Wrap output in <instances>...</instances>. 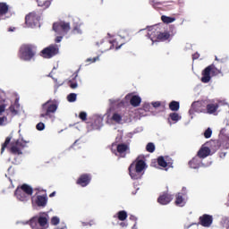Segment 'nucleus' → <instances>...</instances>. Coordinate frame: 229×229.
<instances>
[{
	"label": "nucleus",
	"mask_w": 229,
	"mask_h": 229,
	"mask_svg": "<svg viewBox=\"0 0 229 229\" xmlns=\"http://www.w3.org/2000/svg\"><path fill=\"white\" fill-rule=\"evenodd\" d=\"M71 88L72 89H78V83H72Z\"/></svg>",
	"instance_id": "49530a36"
},
{
	"label": "nucleus",
	"mask_w": 229,
	"mask_h": 229,
	"mask_svg": "<svg viewBox=\"0 0 229 229\" xmlns=\"http://www.w3.org/2000/svg\"><path fill=\"white\" fill-rule=\"evenodd\" d=\"M117 216L120 221H124L128 217V213L126 211H119Z\"/></svg>",
	"instance_id": "7c9ffc66"
},
{
	"label": "nucleus",
	"mask_w": 229,
	"mask_h": 229,
	"mask_svg": "<svg viewBox=\"0 0 229 229\" xmlns=\"http://www.w3.org/2000/svg\"><path fill=\"white\" fill-rule=\"evenodd\" d=\"M115 148H117V153H119V155L123 157H126V154L130 150V148H128V145H125V144L117 145V144L114 143L112 145L111 149H112V151H115Z\"/></svg>",
	"instance_id": "2eb2a0df"
},
{
	"label": "nucleus",
	"mask_w": 229,
	"mask_h": 229,
	"mask_svg": "<svg viewBox=\"0 0 229 229\" xmlns=\"http://www.w3.org/2000/svg\"><path fill=\"white\" fill-rule=\"evenodd\" d=\"M212 221H213V218H212V216L210 215H204L200 216V225L207 228H208V226L212 225Z\"/></svg>",
	"instance_id": "6ab92c4d"
},
{
	"label": "nucleus",
	"mask_w": 229,
	"mask_h": 229,
	"mask_svg": "<svg viewBox=\"0 0 229 229\" xmlns=\"http://www.w3.org/2000/svg\"><path fill=\"white\" fill-rule=\"evenodd\" d=\"M78 95L76 93H71L67 96L69 103H74L76 101Z\"/></svg>",
	"instance_id": "2f4dec72"
},
{
	"label": "nucleus",
	"mask_w": 229,
	"mask_h": 229,
	"mask_svg": "<svg viewBox=\"0 0 229 229\" xmlns=\"http://www.w3.org/2000/svg\"><path fill=\"white\" fill-rule=\"evenodd\" d=\"M98 60H99V57L88 58L86 62H91L92 64H94L95 62H98Z\"/></svg>",
	"instance_id": "37998d69"
},
{
	"label": "nucleus",
	"mask_w": 229,
	"mask_h": 229,
	"mask_svg": "<svg viewBox=\"0 0 229 229\" xmlns=\"http://www.w3.org/2000/svg\"><path fill=\"white\" fill-rule=\"evenodd\" d=\"M121 46H123V43H121L119 47H116V49H121Z\"/></svg>",
	"instance_id": "09e8293b"
},
{
	"label": "nucleus",
	"mask_w": 229,
	"mask_h": 229,
	"mask_svg": "<svg viewBox=\"0 0 229 229\" xmlns=\"http://www.w3.org/2000/svg\"><path fill=\"white\" fill-rule=\"evenodd\" d=\"M169 108L173 112H178V110H180V103L177 101H172L169 105Z\"/></svg>",
	"instance_id": "cd10ccee"
},
{
	"label": "nucleus",
	"mask_w": 229,
	"mask_h": 229,
	"mask_svg": "<svg viewBox=\"0 0 229 229\" xmlns=\"http://www.w3.org/2000/svg\"><path fill=\"white\" fill-rule=\"evenodd\" d=\"M226 154H223V157H225Z\"/></svg>",
	"instance_id": "bf43d9fd"
},
{
	"label": "nucleus",
	"mask_w": 229,
	"mask_h": 229,
	"mask_svg": "<svg viewBox=\"0 0 229 229\" xmlns=\"http://www.w3.org/2000/svg\"><path fill=\"white\" fill-rule=\"evenodd\" d=\"M118 40H121V36H115V38L110 39L109 42H110V44H112L113 46H115V45L117 46Z\"/></svg>",
	"instance_id": "c9c22d12"
},
{
	"label": "nucleus",
	"mask_w": 229,
	"mask_h": 229,
	"mask_svg": "<svg viewBox=\"0 0 229 229\" xmlns=\"http://www.w3.org/2000/svg\"><path fill=\"white\" fill-rule=\"evenodd\" d=\"M187 188L182 187V193H178L176 195V199H175V205L177 207H185V203H187Z\"/></svg>",
	"instance_id": "f8f14e48"
},
{
	"label": "nucleus",
	"mask_w": 229,
	"mask_h": 229,
	"mask_svg": "<svg viewBox=\"0 0 229 229\" xmlns=\"http://www.w3.org/2000/svg\"><path fill=\"white\" fill-rule=\"evenodd\" d=\"M146 149L148 151V153H153L155 151V144L148 143Z\"/></svg>",
	"instance_id": "473e14b6"
},
{
	"label": "nucleus",
	"mask_w": 229,
	"mask_h": 229,
	"mask_svg": "<svg viewBox=\"0 0 229 229\" xmlns=\"http://www.w3.org/2000/svg\"><path fill=\"white\" fill-rule=\"evenodd\" d=\"M31 229H48L49 228V215L43 212L39 213L30 220Z\"/></svg>",
	"instance_id": "f03ea898"
},
{
	"label": "nucleus",
	"mask_w": 229,
	"mask_h": 229,
	"mask_svg": "<svg viewBox=\"0 0 229 229\" xmlns=\"http://www.w3.org/2000/svg\"><path fill=\"white\" fill-rule=\"evenodd\" d=\"M38 4L41 6V8H49L51 0H38Z\"/></svg>",
	"instance_id": "bb28decb"
},
{
	"label": "nucleus",
	"mask_w": 229,
	"mask_h": 229,
	"mask_svg": "<svg viewBox=\"0 0 229 229\" xmlns=\"http://www.w3.org/2000/svg\"><path fill=\"white\" fill-rule=\"evenodd\" d=\"M6 13H8V6L6 4L0 3V21L6 19Z\"/></svg>",
	"instance_id": "5701e85b"
},
{
	"label": "nucleus",
	"mask_w": 229,
	"mask_h": 229,
	"mask_svg": "<svg viewBox=\"0 0 229 229\" xmlns=\"http://www.w3.org/2000/svg\"><path fill=\"white\" fill-rule=\"evenodd\" d=\"M23 225H28V222L23 223Z\"/></svg>",
	"instance_id": "4d7b16f0"
},
{
	"label": "nucleus",
	"mask_w": 229,
	"mask_h": 229,
	"mask_svg": "<svg viewBox=\"0 0 229 229\" xmlns=\"http://www.w3.org/2000/svg\"><path fill=\"white\" fill-rule=\"evenodd\" d=\"M208 165H210V163H209V164H208V165H204V166H205V167H207V166H208Z\"/></svg>",
	"instance_id": "5fc2aeb1"
},
{
	"label": "nucleus",
	"mask_w": 229,
	"mask_h": 229,
	"mask_svg": "<svg viewBox=\"0 0 229 229\" xmlns=\"http://www.w3.org/2000/svg\"><path fill=\"white\" fill-rule=\"evenodd\" d=\"M9 31H13V30L10 29Z\"/></svg>",
	"instance_id": "13d9d810"
},
{
	"label": "nucleus",
	"mask_w": 229,
	"mask_h": 229,
	"mask_svg": "<svg viewBox=\"0 0 229 229\" xmlns=\"http://www.w3.org/2000/svg\"><path fill=\"white\" fill-rule=\"evenodd\" d=\"M132 229H135V225H134V226L132 227Z\"/></svg>",
	"instance_id": "052dcab7"
},
{
	"label": "nucleus",
	"mask_w": 229,
	"mask_h": 229,
	"mask_svg": "<svg viewBox=\"0 0 229 229\" xmlns=\"http://www.w3.org/2000/svg\"><path fill=\"white\" fill-rule=\"evenodd\" d=\"M146 169H148L146 162L140 158L136 159L129 166V174L131 180H140L144 175V171H146Z\"/></svg>",
	"instance_id": "f257e3e1"
},
{
	"label": "nucleus",
	"mask_w": 229,
	"mask_h": 229,
	"mask_svg": "<svg viewBox=\"0 0 229 229\" xmlns=\"http://www.w3.org/2000/svg\"><path fill=\"white\" fill-rule=\"evenodd\" d=\"M73 33L75 35H81V33H83V30H81V29L76 27L74 30H73Z\"/></svg>",
	"instance_id": "79ce46f5"
},
{
	"label": "nucleus",
	"mask_w": 229,
	"mask_h": 229,
	"mask_svg": "<svg viewBox=\"0 0 229 229\" xmlns=\"http://www.w3.org/2000/svg\"><path fill=\"white\" fill-rule=\"evenodd\" d=\"M37 55V47L33 45H22L20 47L19 56L24 62H31Z\"/></svg>",
	"instance_id": "7ed1b4c3"
},
{
	"label": "nucleus",
	"mask_w": 229,
	"mask_h": 229,
	"mask_svg": "<svg viewBox=\"0 0 229 229\" xmlns=\"http://www.w3.org/2000/svg\"><path fill=\"white\" fill-rule=\"evenodd\" d=\"M38 23V17H37V14L35 13H30L25 17V24L29 26V28H35L37 24Z\"/></svg>",
	"instance_id": "ddd939ff"
},
{
	"label": "nucleus",
	"mask_w": 229,
	"mask_h": 229,
	"mask_svg": "<svg viewBox=\"0 0 229 229\" xmlns=\"http://www.w3.org/2000/svg\"><path fill=\"white\" fill-rule=\"evenodd\" d=\"M217 108H219V105L217 103H211L207 106L208 114H214Z\"/></svg>",
	"instance_id": "a878e982"
},
{
	"label": "nucleus",
	"mask_w": 229,
	"mask_h": 229,
	"mask_svg": "<svg viewBox=\"0 0 229 229\" xmlns=\"http://www.w3.org/2000/svg\"><path fill=\"white\" fill-rule=\"evenodd\" d=\"M169 117L171 121H174V123H178V121L182 119V115L178 114V113H171Z\"/></svg>",
	"instance_id": "c85d7f7f"
},
{
	"label": "nucleus",
	"mask_w": 229,
	"mask_h": 229,
	"mask_svg": "<svg viewBox=\"0 0 229 229\" xmlns=\"http://www.w3.org/2000/svg\"><path fill=\"white\" fill-rule=\"evenodd\" d=\"M152 106H154V108H158V106H160V102H152Z\"/></svg>",
	"instance_id": "c03bdc74"
},
{
	"label": "nucleus",
	"mask_w": 229,
	"mask_h": 229,
	"mask_svg": "<svg viewBox=\"0 0 229 229\" xmlns=\"http://www.w3.org/2000/svg\"><path fill=\"white\" fill-rule=\"evenodd\" d=\"M8 124V118L6 116L0 117V126H4Z\"/></svg>",
	"instance_id": "f704fd0d"
},
{
	"label": "nucleus",
	"mask_w": 229,
	"mask_h": 229,
	"mask_svg": "<svg viewBox=\"0 0 229 229\" xmlns=\"http://www.w3.org/2000/svg\"><path fill=\"white\" fill-rule=\"evenodd\" d=\"M9 144H10V138H7L5 140V142L2 145L1 153L4 152V149H5L6 146H8Z\"/></svg>",
	"instance_id": "ea45409f"
},
{
	"label": "nucleus",
	"mask_w": 229,
	"mask_h": 229,
	"mask_svg": "<svg viewBox=\"0 0 229 229\" xmlns=\"http://www.w3.org/2000/svg\"><path fill=\"white\" fill-rule=\"evenodd\" d=\"M148 35L152 42V46L155 42H164L171 38V34H169V32H158L157 31L156 27H151Z\"/></svg>",
	"instance_id": "39448f33"
},
{
	"label": "nucleus",
	"mask_w": 229,
	"mask_h": 229,
	"mask_svg": "<svg viewBox=\"0 0 229 229\" xmlns=\"http://www.w3.org/2000/svg\"><path fill=\"white\" fill-rule=\"evenodd\" d=\"M208 155H210V148L207 146V144H204L199 150L198 157L199 158H207Z\"/></svg>",
	"instance_id": "aec40b11"
},
{
	"label": "nucleus",
	"mask_w": 229,
	"mask_h": 229,
	"mask_svg": "<svg viewBox=\"0 0 229 229\" xmlns=\"http://www.w3.org/2000/svg\"><path fill=\"white\" fill-rule=\"evenodd\" d=\"M120 226H122V228H126V226H128V224L122 222L120 223Z\"/></svg>",
	"instance_id": "a18cd8bd"
},
{
	"label": "nucleus",
	"mask_w": 229,
	"mask_h": 229,
	"mask_svg": "<svg viewBox=\"0 0 229 229\" xmlns=\"http://www.w3.org/2000/svg\"><path fill=\"white\" fill-rule=\"evenodd\" d=\"M228 229H229V227H228Z\"/></svg>",
	"instance_id": "69168bd1"
},
{
	"label": "nucleus",
	"mask_w": 229,
	"mask_h": 229,
	"mask_svg": "<svg viewBox=\"0 0 229 229\" xmlns=\"http://www.w3.org/2000/svg\"><path fill=\"white\" fill-rule=\"evenodd\" d=\"M169 124H170V125L172 124L170 121H169Z\"/></svg>",
	"instance_id": "e2e57ef3"
},
{
	"label": "nucleus",
	"mask_w": 229,
	"mask_h": 229,
	"mask_svg": "<svg viewBox=\"0 0 229 229\" xmlns=\"http://www.w3.org/2000/svg\"><path fill=\"white\" fill-rule=\"evenodd\" d=\"M157 164L160 167L165 168V171H167L169 167H173V160L168 157H159L157 158Z\"/></svg>",
	"instance_id": "4468645a"
},
{
	"label": "nucleus",
	"mask_w": 229,
	"mask_h": 229,
	"mask_svg": "<svg viewBox=\"0 0 229 229\" xmlns=\"http://www.w3.org/2000/svg\"><path fill=\"white\" fill-rule=\"evenodd\" d=\"M190 167H191V169H198L199 167H201V161L199 160V157H193L192 160L190 161Z\"/></svg>",
	"instance_id": "393cba45"
},
{
	"label": "nucleus",
	"mask_w": 229,
	"mask_h": 229,
	"mask_svg": "<svg viewBox=\"0 0 229 229\" xmlns=\"http://www.w3.org/2000/svg\"><path fill=\"white\" fill-rule=\"evenodd\" d=\"M161 20L163 21V22H165V24H171L172 22H174V21H176L175 18L173 17H169V16H162Z\"/></svg>",
	"instance_id": "c756f323"
},
{
	"label": "nucleus",
	"mask_w": 229,
	"mask_h": 229,
	"mask_svg": "<svg viewBox=\"0 0 229 229\" xmlns=\"http://www.w3.org/2000/svg\"><path fill=\"white\" fill-rule=\"evenodd\" d=\"M53 30L55 32V42H62L64 36L71 30V25L65 21L54 23Z\"/></svg>",
	"instance_id": "20e7f679"
},
{
	"label": "nucleus",
	"mask_w": 229,
	"mask_h": 229,
	"mask_svg": "<svg viewBox=\"0 0 229 229\" xmlns=\"http://www.w3.org/2000/svg\"><path fill=\"white\" fill-rule=\"evenodd\" d=\"M6 110V105L3 101L0 100V115Z\"/></svg>",
	"instance_id": "58836bf2"
},
{
	"label": "nucleus",
	"mask_w": 229,
	"mask_h": 229,
	"mask_svg": "<svg viewBox=\"0 0 229 229\" xmlns=\"http://www.w3.org/2000/svg\"><path fill=\"white\" fill-rule=\"evenodd\" d=\"M56 110H58L56 103L53 100H48L42 105V113L40 114V117L47 119L48 117H51V114H55Z\"/></svg>",
	"instance_id": "0eeeda50"
},
{
	"label": "nucleus",
	"mask_w": 229,
	"mask_h": 229,
	"mask_svg": "<svg viewBox=\"0 0 229 229\" xmlns=\"http://www.w3.org/2000/svg\"><path fill=\"white\" fill-rule=\"evenodd\" d=\"M221 133H225V129H223V130L221 131Z\"/></svg>",
	"instance_id": "6e6d98bb"
},
{
	"label": "nucleus",
	"mask_w": 229,
	"mask_h": 229,
	"mask_svg": "<svg viewBox=\"0 0 229 229\" xmlns=\"http://www.w3.org/2000/svg\"><path fill=\"white\" fill-rule=\"evenodd\" d=\"M193 105H198V102H197V103H195V104H193Z\"/></svg>",
	"instance_id": "680f3d73"
},
{
	"label": "nucleus",
	"mask_w": 229,
	"mask_h": 229,
	"mask_svg": "<svg viewBox=\"0 0 229 229\" xmlns=\"http://www.w3.org/2000/svg\"><path fill=\"white\" fill-rule=\"evenodd\" d=\"M126 101H130L132 106H139L142 103V98L137 95L129 94L125 97Z\"/></svg>",
	"instance_id": "f3484780"
},
{
	"label": "nucleus",
	"mask_w": 229,
	"mask_h": 229,
	"mask_svg": "<svg viewBox=\"0 0 229 229\" xmlns=\"http://www.w3.org/2000/svg\"><path fill=\"white\" fill-rule=\"evenodd\" d=\"M219 72V70L216 69V67L210 65L208 66L205 70L202 72V77L201 81L202 83H208L210 80H212V76L217 74Z\"/></svg>",
	"instance_id": "6e6552de"
},
{
	"label": "nucleus",
	"mask_w": 229,
	"mask_h": 229,
	"mask_svg": "<svg viewBox=\"0 0 229 229\" xmlns=\"http://www.w3.org/2000/svg\"><path fill=\"white\" fill-rule=\"evenodd\" d=\"M90 180L92 178L89 174H82L77 181L78 185H81V187H87L89 183H90Z\"/></svg>",
	"instance_id": "a211bd4d"
},
{
	"label": "nucleus",
	"mask_w": 229,
	"mask_h": 229,
	"mask_svg": "<svg viewBox=\"0 0 229 229\" xmlns=\"http://www.w3.org/2000/svg\"><path fill=\"white\" fill-rule=\"evenodd\" d=\"M58 53H59L58 46L51 45L41 51V56L43 58H53V56H55V55H58Z\"/></svg>",
	"instance_id": "9d476101"
},
{
	"label": "nucleus",
	"mask_w": 229,
	"mask_h": 229,
	"mask_svg": "<svg viewBox=\"0 0 229 229\" xmlns=\"http://www.w3.org/2000/svg\"><path fill=\"white\" fill-rule=\"evenodd\" d=\"M37 130H38V131H42L43 130L46 129V124H44V123L40 122L36 125Z\"/></svg>",
	"instance_id": "e433bc0d"
},
{
	"label": "nucleus",
	"mask_w": 229,
	"mask_h": 229,
	"mask_svg": "<svg viewBox=\"0 0 229 229\" xmlns=\"http://www.w3.org/2000/svg\"><path fill=\"white\" fill-rule=\"evenodd\" d=\"M225 148H229V140L227 141V144L225 145Z\"/></svg>",
	"instance_id": "8fccbe9b"
},
{
	"label": "nucleus",
	"mask_w": 229,
	"mask_h": 229,
	"mask_svg": "<svg viewBox=\"0 0 229 229\" xmlns=\"http://www.w3.org/2000/svg\"><path fill=\"white\" fill-rule=\"evenodd\" d=\"M111 121L116 123L117 124H124V123H128V117L124 115V113L121 111H115L111 116Z\"/></svg>",
	"instance_id": "9b49d317"
},
{
	"label": "nucleus",
	"mask_w": 229,
	"mask_h": 229,
	"mask_svg": "<svg viewBox=\"0 0 229 229\" xmlns=\"http://www.w3.org/2000/svg\"><path fill=\"white\" fill-rule=\"evenodd\" d=\"M94 119V128L95 130H99L101 126H103V116L101 115H95L93 116Z\"/></svg>",
	"instance_id": "b1692460"
},
{
	"label": "nucleus",
	"mask_w": 229,
	"mask_h": 229,
	"mask_svg": "<svg viewBox=\"0 0 229 229\" xmlns=\"http://www.w3.org/2000/svg\"><path fill=\"white\" fill-rule=\"evenodd\" d=\"M198 58H199V54H194L193 60H198Z\"/></svg>",
	"instance_id": "de8ad7c7"
},
{
	"label": "nucleus",
	"mask_w": 229,
	"mask_h": 229,
	"mask_svg": "<svg viewBox=\"0 0 229 229\" xmlns=\"http://www.w3.org/2000/svg\"><path fill=\"white\" fill-rule=\"evenodd\" d=\"M20 110H21V105L19 104V99H16L13 105H12L9 107V112L11 113V115H17Z\"/></svg>",
	"instance_id": "4be33fe9"
},
{
	"label": "nucleus",
	"mask_w": 229,
	"mask_h": 229,
	"mask_svg": "<svg viewBox=\"0 0 229 229\" xmlns=\"http://www.w3.org/2000/svg\"><path fill=\"white\" fill-rule=\"evenodd\" d=\"M28 144H30V140H24L13 142L11 144V151L14 155H21L22 153L21 149H22V148H26Z\"/></svg>",
	"instance_id": "1a4fd4ad"
},
{
	"label": "nucleus",
	"mask_w": 229,
	"mask_h": 229,
	"mask_svg": "<svg viewBox=\"0 0 229 229\" xmlns=\"http://www.w3.org/2000/svg\"><path fill=\"white\" fill-rule=\"evenodd\" d=\"M109 38H113L114 36H112L111 34H108Z\"/></svg>",
	"instance_id": "3c124183"
},
{
	"label": "nucleus",
	"mask_w": 229,
	"mask_h": 229,
	"mask_svg": "<svg viewBox=\"0 0 229 229\" xmlns=\"http://www.w3.org/2000/svg\"><path fill=\"white\" fill-rule=\"evenodd\" d=\"M79 117L81 119V121H87V113L81 112Z\"/></svg>",
	"instance_id": "a19ab883"
},
{
	"label": "nucleus",
	"mask_w": 229,
	"mask_h": 229,
	"mask_svg": "<svg viewBox=\"0 0 229 229\" xmlns=\"http://www.w3.org/2000/svg\"><path fill=\"white\" fill-rule=\"evenodd\" d=\"M204 137L206 139H210V137H212V129L208 128L204 132Z\"/></svg>",
	"instance_id": "72a5a7b5"
},
{
	"label": "nucleus",
	"mask_w": 229,
	"mask_h": 229,
	"mask_svg": "<svg viewBox=\"0 0 229 229\" xmlns=\"http://www.w3.org/2000/svg\"><path fill=\"white\" fill-rule=\"evenodd\" d=\"M157 201L160 205H167L173 201V196L170 194H163L157 199Z\"/></svg>",
	"instance_id": "412c9836"
},
{
	"label": "nucleus",
	"mask_w": 229,
	"mask_h": 229,
	"mask_svg": "<svg viewBox=\"0 0 229 229\" xmlns=\"http://www.w3.org/2000/svg\"><path fill=\"white\" fill-rule=\"evenodd\" d=\"M52 196H55V192L51 193L50 194V197L52 198Z\"/></svg>",
	"instance_id": "603ef678"
},
{
	"label": "nucleus",
	"mask_w": 229,
	"mask_h": 229,
	"mask_svg": "<svg viewBox=\"0 0 229 229\" xmlns=\"http://www.w3.org/2000/svg\"><path fill=\"white\" fill-rule=\"evenodd\" d=\"M32 205L38 207H46L47 205V197L46 195H38L32 198Z\"/></svg>",
	"instance_id": "dca6fc26"
},
{
	"label": "nucleus",
	"mask_w": 229,
	"mask_h": 229,
	"mask_svg": "<svg viewBox=\"0 0 229 229\" xmlns=\"http://www.w3.org/2000/svg\"><path fill=\"white\" fill-rule=\"evenodd\" d=\"M110 102L114 103L112 100H110Z\"/></svg>",
	"instance_id": "0e129e2a"
},
{
	"label": "nucleus",
	"mask_w": 229,
	"mask_h": 229,
	"mask_svg": "<svg viewBox=\"0 0 229 229\" xmlns=\"http://www.w3.org/2000/svg\"><path fill=\"white\" fill-rule=\"evenodd\" d=\"M131 219H134V220H135L136 218H135V216H131Z\"/></svg>",
	"instance_id": "864d4df0"
},
{
	"label": "nucleus",
	"mask_w": 229,
	"mask_h": 229,
	"mask_svg": "<svg viewBox=\"0 0 229 229\" xmlns=\"http://www.w3.org/2000/svg\"><path fill=\"white\" fill-rule=\"evenodd\" d=\"M60 224V218L58 216H54L51 219V225H54L55 226H56V225Z\"/></svg>",
	"instance_id": "4c0bfd02"
},
{
	"label": "nucleus",
	"mask_w": 229,
	"mask_h": 229,
	"mask_svg": "<svg viewBox=\"0 0 229 229\" xmlns=\"http://www.w3.org/2000/svg\"><path fill=\"white\" fill-rule=\"evenodd\" d=\"M31 194H33V188L28 184H23L21 187L17 188L15 196L20 201H28Z\"/></svg>",
	"instance_id": "423d86ee"
}]
</instances>
